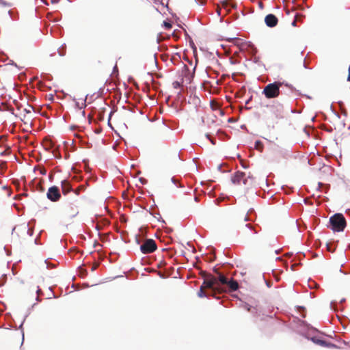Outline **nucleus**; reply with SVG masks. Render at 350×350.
<instances>
[{
  "mask_svg": "<svg viewBox=\"0 0 350 350\" xmlns=\"http://www.w3.org/2000/svg\"><path fill=\"white\" fill-rule=\"evenodd\" d=\"M61 187H62V193L64 195H66L72 189V187H71L70 183L66 180H64L62 181Z\"/></svg>",
  "mask_w": 350,
  "mask_h": 350,
  "instance_id": "obj_11",
  "label": "nucleus"
},
{
  "mask_svg": "<svg viewBox=\"0 0 350 350\" xmlns=\"http://www.w3.org/2000/svg\"><path fill=\"white\" fill-rule=\"evenodd\" d=\"M243 220L244 221H248V220H249L248 215H245L243 217Z\"/></svg>",
  "mask_w": 350,
  "mask_h": 350,
  "instance_id": "obj_27",
  "label": "nucleus"
},
{
  "mask_svg": "<svg viewBox=\"0 0 350 350\" xmlns=\"http://www.w3.org/2000/svg\"><path fill=\"white\" fill-rule=\"evenodd\" d=\"M259 6L262 8H263V3L262 2H259Z\"/></svg>",
  "mask_w": 350,
  "mask_h": 350,
  "instance_id": "obj_29",
  "label": "nucleus"
},
{
  "mask_svg": "<svg viewBox=\"0 0 350 350\" xmlns=\"http://www.w3.org/2000/svg\"><path fill=\"white\" fill-rule=\"evenodd\" d=\"M33 110V107L30 105H27V107L23 109V111L26 113V114H29V113H31V111Z\"/></svg>",
  "mask_w": 350,
  "mask_h": 350,
  "instance_id": "obj_19",
  "label": "nucleus"
},
{
  "mask_svg": "<svg viewBox=\"0 0 350 350\" xmlns=\"http://www.w3.org/2000/svg\"><path fill=\"white\" fill-rule=\"evenodd\" d=\"M47 198L51 202H57L61 198V193L57 186H52L49 188L46 193Z\"/></svg>",
  "mask_w": 350,
  "mask_h": 350,
  "instance_id": "obj_8",
  "label": "nucleus"
},
{
  "mask_svg": "<svg viewBox=\"0 0 350 350\" xmlns=\"http://www.w3.org/2000/svg\"><path fill=\"white\" fill-rule=\"evenodd\" d=\"M163 27L165 29H170L172 27V25L170 22L164 21Z\"/></svg>",
  "mask_w": 350,
  "mask_h": 350,
  "instance_id": "obj_21",
  "label": "nucleus"
},
{
  "mask_svg": "<svg viewBox=\"0 0 350 350\" xmlns=\"http://www.w3.org/2000/svg\"><path fill=\"white\" fill-rule=\"evenodd\" d=\"M172 86L174 88L177 89L179 88L181 86V84L179 81H174L172 83Z\"/></svg>",
  "mask_w": 350,
  "mask_h": 350,
  "instance_id": "obj_22",
  "label": "nucleus"
},
{
  "mask_svg": "<svg viewBox=\"0 0 350 350\" xmlns=\"http://www.w3.org/2000/svg\"><path fill=\"white\" fill-rule=\"evenodd\" d=\"M211 106L213 110H219L221 114H224L223 111L219 108V106L217 103H215L213 102L211 103Z\"/></svg>",
  "mask_w": 350,
  "mask_h": 350,
  "instance_id": "obj_18",
  "label": "nucleus"
},
{
  "mask_svg": "<svg viewBox=\"0 0 350 350\" xmlns=\"http://www.w3.org/2000/svg\"><path fill=\"white\" fill-rule=\"evenodd\" d=\"M226 285L228 286L230 291H237L239 288V284L236 280L231 279L228 280Z\"/></svg>",
  "mask_w": 350,
  "mask_h": 350,
  "instance_id": "obj_14",
  "label": "nucleus"
},
{
  "mask_svg": "<svg viewBox=\"0 0 350 350\" xmlns=\"http://www.w3.org/2000/svg\"><path fill=\"white\" fill-rule=\"evenodd\" d=\"M206 137L213 144H215V142L211 138L210 135L208 134L206 135Z\"/></svg>",
  "mask_w": 350,
  "mask_h": 350,
  "instance_id": "obj_26",
  "label": "nucleus"
},
{
  "mask_svg": "<svg viewBox=\"0 0 350 350\" xmlns=\"http://www.w3.org/2000/svg\"><path fill=\"white\" fill-rule=\"evenodd\" d=\"M255 148L259 151H262L263 149V144L260 140H257L255 142Z\"/></svg>",
  "mask_w": 350,
  "mask_h": 350,
  "instance_id": "obj_17",
  "label": "nucleus"
},
{
  "mask_svg": "<svg viewBox=\"0 0 350 350\" xmlns=\"http://www.w3.org/2000/svg\"><path fill=\"white\" fill-rule=\"evenodd\" d=\"M347 81H350V66L349 67V75L347 77Z\"/></svg>",
  "mask_w": 350,
  "mask_h": 350,
  "instance_id": "obj_28",
  "label": "nucleus"
},
{
  "mask_svg": "<svg viewBox=\"0 0 350 350\" xmlns=\"http://www.w3.org/2000/svg\"><path fill=\"white\" fill-rule=\"evenodd\" d=\"M265 24L269 27H275L278 23V18L273 14H267L265 18Z\"/></svg>",
  "mask_w": 350,
  "mask_h": 350,
  "instance_id": "obj_9",
  "label": "nucleus"
},
{
  "mask_svg": "<svg viewBox=\"0 0 350 350\" xmlns=\"http://www.w3.org/2000/svg\"><path fill=\"white\" fill-rule=\"evenodd\" d=\"M98 265H99L98 262L94 263V265H92V267L91 268L92 271H95L98 268Z\"/></svg>",
  "mask_w": 350,
  "mask_h": 350,
  "instance_id": "obj_23",
  "label": "nucleus"
},
{
  "mask_svg": "<svg viewBox=\"0 0 350 350\" xmlns=\"http://www.w3.org/2000/svg\"><path fill=\"white\" fill-rule=\"evenodd\" d=\"M38 189L41 192H43L44 191V189L42 187L41 185V181H40V183L38 184Z\"/></svg>",
  "mask_w": 350,
  "mask_h": 350,
  "instance_id": "obj_24",
  "label": "nucleus"
},
{
  "mask_svg": "<svg viewBox=\"0 0 350 350\" xmlns=\"http://www.w3.org/2000/svg\"><path fill=\"white\" fill-rule=\"evenodd\" d=\"M84 189L85 187L83 185H80L74 191V192L76 195H79L80 193V191Z\"/></svg>",
  "mask_w": 350,
  "mask_h": 350,
  "instance_id": "obj_20",
  "label": "nucleus"
},
{
  "mask_svg": "<svg viewBox=\"0 0 350 350\" xmlns=\"http://www.w3.org/2000/svg\"><path fill=\"white\" fill-rule=\"evenodd\" d=\"M64 213L69 217H74L79 213L77 201L68 202L64 207Z\"/></svg>",
  "mask_w": 350,
  "mask_h": 350,
  "instance_id": "obj_6",
  "label": "nucleus"
},
{
  "mask_svg": "<svg viewBox=\"0 0 350 350\" xmlns=\"http://www.w3.org/2000/svg\"><path fill=\"white\" fill-rule=\"evenodd\" d=\"M233 44L237 46L241 50H244L246 46H247V44L243 42L241 39L236 38L233 39Z\"/></svg>",
  "mask_w": 350,
  "mask_h": 350,
  "instance_id": "obj_13",
  "label": "nucleus"
},
{
  "mask_svg": "<svg viewBox=\"0 0 350 350\" xmlns=\"http://www.w3.org/2000/svg\"><path fill=\"white\" fill-rule=\"evenodd\" d=\"M331 228L335 232H342L345 230L347 223L342 214L336 213L329 218Z\"/></svg>",
  "mask_w": 350,
  "mask_h": 350,
  "instance_id": "obj_4",
  "label": "nucleus"
},
{
  "mask_svg": "<svg viewBox=\"0 0 350 350\" xmlns=\"http://www.w3.org/2000/svg\"><path fill=\"white\" fill-rule=\"evenodd\" d=\"M221 8L226 10L227 12L230 10V8L234 7L232 5H231L227 0L224 1L221 3Z\"/></svg>",
  "mask_w": 350,
  "mask_h": 350,
  "instance_id": "obj_15",
  "label": "nucleus"
},
{
  "mask_svg": "<svg viewBox=\"0 0 350 350\" xmlns=\"http://www.w3.org/2000/svg\"><path fill=\"white\" fill-rule=\"evenodd\" d=\"M283 85L288 88L292 92L295 90V88L292 85L284 83V82L281 81H275L273 83L267 84L264 88L262 94L268 99L275 98L278 97V96L282 92L280 91V88Z\"/></svg>",
  "mask_w": 350,
  "mask_h": 350,
  "instance_id": "obj_1",
  "label": "nucleus"
},
{
  "mask_svg": "<svg viewBox=\"0 0 350 350\" xmlns=\"http://www.w3.org/2000/svg\"><path fill=\"white\" fill-rule=\"evenodd\" d=\"M217 282L216 277L211 274L206 275L203 284L200 286V289L198 292V296L200 297L209 296L211 294L205 291V288H209L212 291L211 295L214 296L215 293V284Z\"/></svg>",
  "mask_w": 350,
  "mask_h": 350,
  "instance_id": "obj_2",
  "label": "nucleus"
},
{
  "mask_svg": "<svg viewBox=\"0 0 350 350\" xmlns=\"http://www.w3.org/2000/svg\"><path fill=\"white\" fill-rule=\"evenodd\" d=\"M40 291H41V290H40V289H38V290H37V293H39Z\"/></svg>",
  "mask_w": 350,
  "mask_h": 350,
  "instance_id": "obj_30",
  "label": "nucleus"
},
{
  "mask_svg": "<svg viewBox=\"0 0 350 350\" xmlns=\"http://www.w3.org/2000/svg\"><path fill=\"white\" fill-rule=\"evenodd\" d=\"M156 242L153 239H146L140 246V250L143 254H150L157 250Z\"/></svg>",
  "mask_w": 350,
  "mask_h": 350,
  "instance_id": "obj_7",
  "label": "nucleus"
},
{
  "mask_svg": "<svg viewBox=\"0 0 350 350\" xmlns=\"http://www.w3.org/2000/svg\"><path fill=\"white\" fill-rule=\"evenodd\" d=\"M22 121H23L25 124H27L29 122V119L27 118L25 115L23 119H22Z\"/></svg>",
  "mask_w": 350,
  "mask_h": 350,
  "instance_id": "obj_25",
  "label": "nucleus"
},
{
  "mask_svg": "<svg viewBox=\"0 0 350 350\" xmlns=\"http://www.w3.org/2000/svg\"><path fill=\"white\" fill-rule=\"evenodd\" d=\"M311 340L321 347H334V345L331 344L330 342H327V341L323 340L321 337L315 336L311 338Z\"/></svg>",
  "mask_w": 350,
  "mask_h": 350,
  "instance_id": "obj_10",
  "label": "nucleus"
},
{
  "mask_svg": "<svg viewBox=\"0 0 350 350\" xmlns=\"http://www.w3.org/2000/svg\"><path fill=\"white\" fill-rule=\"evenodd\" d=\"M217 282L215 284V291H219V284H226L228 280L226 277H225L224 275L219 273V278H216Z\"/></svg>",
  "mask_w": 350,
  "mask_h": 350,
  "instance_id": "obj_12",
  "label": "nucleus"
},
{
  "mask_svg": "<svg viewBox=\"0 0 350 350\" xmlns=\"http://www.w3.org/2000/svg\"><path fill=\"white\" fill-rule=\"evenodd\" d=\"M32 232L28 226H19L13 228L12 237L16 241L20 239H25L27 237L31 236Z\"/></svg>",
  "mask_w": 350,
  "mask_h": 350,
  "instance_id": "obj_5",
  "label": "nucleus"
},
{
  "mask_svg": "<svg viewBox=\"0 0 350 350\" xmlns=\"http://www.w3.org/2000/svg\"><path fill=\"white\" fill-rule=\"evenodd\" d=\"M44 148L46 150H49L51 148H53V143L52 142V141L51 140H49V139H46L44 142Z\"/></svg>",
  "mask_w": 350,
  "mask_h": 350,
  "instance_id": "obj_16",
  "label": "nucleus"
},
{
  "mask_svg": "<svg viewBox=\"0 0 350 350\" xmlns=\"http://www.w3.org/2000/svg\"><path fill=\"white\" fill-rule=\"evenodd\" d=\"M231 180L234 184L241 185V183L246 187H249L254 185V178L248 173L238 171L231 178Z\"/></svg>",
  "mask_w": 350,
  "mask_h": 350,
  "instance_id": "obj_3",
  "label": "nucleus"
}]
</instances>
